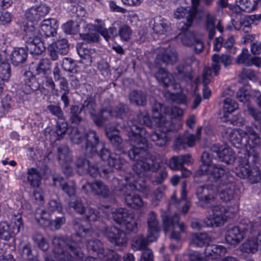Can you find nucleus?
Returning a JSON list of instances; mask_svg holds the SVG:
<instances>
[{"mask_svg": "<svg viewBox=\"0 0 261 261\" xmlns=\"http://www.w3.org/2000/svg\"><path fill=\"white\" fill-rule=\"evenodd\" d=\"M142 125L151 127L152 122L147 114L140 112L136 119L128 121L126 131L129 139L136 143L130 147L128 151L129 158L136 162L133 169L138 177L144 178L148 177L151 172H156L160 165L150 150L151 145L145 138L148 135ZM148 136L159 147L164 146L168 141L164 132L152 130Z\"/></svg>", "mask_w": 261, "mask_h": 261, "instance_id": "obj_1", "label": "nucleus"}, {"mask_svg": "<svg viewBox=\"0 0 261 261\" xmlns=\"http://www.w3.org/2000/svg\"><path fill=\"white\" fill-rule=\"evenodd\" d=\"M83 222V219L78 218H74L72 221L73 228L76 236L73 235L69 238L55 237L53 239V251L55 257L59 261H83L81 238L92 235L93 229L90 225L84 226ZM84 261L97 260L89 256Z\"/></svg>", "mask_w": 261, "mask_h": 261, "instance_id": "obj_2", "label": "nucleus"}, {"mask_svg": "<svg viewBox=\"0 0 261 261\" xmlns=\"http://www.w3.org/2000/svg\"><path fill=\"white\" fill-rule=\"evenodd\" d=\"M192 7H178L174 12V17L177 19L185 18L178 24V29L185 30L191 27L195 20H200L202 18V14L197 9L199 0H191ZM207 6L211 5L214 0H203Z\"/></svg>", "mask_w": 261, "mask_h": 261, "instance_id": "obj_3", "label": "nucleus"}, {"mask_svg": "<svg viewBox=\"0 0 261 261\" xmlns=\"http://www.w3.org/2000/svg\"><path fill=\"white\" fill-rule=\"evenodd\" d=\"M22 30L25 32V47L33 55L39 56L45 50L41 40V33L32 23H26L23 25Z\"/></svg>", "mask_w": 261, "mask_h": 261, "instance_id": "obj_4", "label": "nucleus"}, {"mask_svg": "<svg viewBox=\"0 0 261 261\" xmlns=\"http://www.w3.org/2000/svg\"><path fill=\"white\" fill-rule=\"evenodd\" d=\"M245 158L240 157V164L235 169L236 174L241 178L247 179L251 183H257L261 179V173L258 167L252 164L257 163H253L251 160L246 163L244 161Z\"/></svg>", "mask_w": 261, "mask_h": 261, "instance_id": "obj_5", "label": "nucleus"}, {"mask_svg": "<svg viewBox=\"0 0 261 261\" xmlns=\"http://www.w3.org/2000/svg\"><path fill=\"white\" fill-rule=\"evenodd\" d=\"M254 230L253 223L249 222L246 224H241L239 226L229 228L225 234V241L227 243L236 246L249 233Z\"/></svg>", "mask_w": 261, "mask_h": 261, "instance_id": "obj_6", "label": "nucleus"}, {"mask_svg": "<svg viewBox=\"0 0 261 261\" xmlns=\"http://www.w3.org/2000/svg\"><path fill=\"white\" fill-rule=\"evenodd\" d=\"M162 219L165 233L172 231L170 239L179 240L180 238V233L185 231L186 227L184 222H180L178 215L175 214L172 216H168L166 214L162 215Z\"/></svg>", "mask_w": 261, "mask_h": 261, "instance_id": "obj_7", "label": "nucleus"}, {"mask_svg": "<svg viewBox=\"0 0 261 261\" xmlns=\"http://www.w3.org/2000/svg\"><path fill=\"white\" fill-rule=\"evenodd\" d=\"M217 193L216 186L214 184H207L198 186L195 191L199 204L203 208L208 207L212 202L215 201Z\"/></svg>", "mask_w": 261, "mask_h": 261, "instance_id": "obj_8", "label": "nucleus"}, {"mask_svg": "<svg viewBox=\"0 0 261 261\" xmlns=\"http://www.w3.org/2000/svg\"><path fill=\"white\" fill-rule=\"evenodd\" d=\"M85 142L81 147L83 154L88 158H92L97 153V149L102 146L99 134L94 130L89 129L87 131Z\"/></svg>", "mask_w": 261, "mask_h": 261, "instance_id": "obj_9", "label": "nucleus"}, {"mask_svg": "<svg viewBox=\"0 0 261 261\" xmlns=\"http://www.w3.org/2000/svg\"><path fill=\"white\" fill-rule=\"evenodd\" d=\"M103 235L114 246L120 248L124 247L127 238L124 231L116 226L106 227L101 230Z\"/></svg>", "mask_w": 261, "mask_h": 261, "instance_id": "obj_10", "label": "nucleus"}, {"mask_svg": "<svg viewBox=\"0 0 261 261\" xmlns=\"http://www.w3.org/2000/svg\"><path fill=\"white\" fill-rule=\"evenodd\" d=\"M13 220L14 224L12 226L6 222H0V238L1 239L8 241L18 233L21 228H23V223L20 216H15Z\"/></svg>", "mask_w": 261, "mask_h": 261, "instance_id": "obj_11", "label": "nucleus"}, {"mask_svg": "<svg viewBox=\"0 0 261 261\" xmlns=\"http://www.w3.org/2000/svg\"><path fill=\"white\" fill-rule=\"evenodd\" d=\"M248 140L247 145L250 149L246 151L243 158H245L244 161L246 163L251 160L253 163H258L260 160L261 153V139L259 136L247 138Z\"/></svg>", "mask_w": 261, "mask_h": 261, "instance_id": "obj_12", "label": "nucleus"}, {"mask_svg": "<svg viewBox=\"0 0 261 261\" xmlns=\"http://www.w3.org/2000/svg\"><path fill=\"white\" fill-rule=\"evenodd\" d=\"M260 19L261 13L244 15L241 12H237L232 14L231 22L236 30H240L242 27H250L252 23L257 24Z\"/></svg>", "mask_w": 261, "mask_h": 261, "instance_id": "obj_13", "label": "nucleus"}, {"mask_svg": "<svg viewBox=\"0 0 261 261\" xmlns=\"http://www.w3.org/2000/svg\"><path fill=\"white\" fill-rule=\"evenodd\" d=\"M24 84L22 90L26 94H30L33 91L39 90L43 93L45 90L43 82H38L31 71H25L23 73Z\"/></svg>", "mask_w": 261, "mask_h": 261, "instance_id": "obj_14", "label": "nucleus"}, {"mask_svg": "<svg viewBox=\"0 0 261 261\" xmlns=\"http://www.w3.org/2000/svg\"><path fill=\"white\" fill-rule=\"evenodd\" d=\"M82 190L86 193H88L90 190L93 194L101 196L104 198L109 197L110 195V191L108 186L100 180L87 182L82 186Z\"/></svg>", "mask_w": 261, "mask_h": 261, "instance_id": "obj_15", "label": "nucleus"}, {"mask_svg": "<svg viewBox=\"0 0 261 261\" xmlns=\"http://www.w3.org/2000/svg\"><path fill=\"white\" fill-rule=\"evenodd\" d=\"M207 175V180L216 182L223 178L228 172V169L220 164H212L202 170Z\"/></svg>", "mask_w": 261, "mask_h": 261, "instance_id": "obj_16", "label": "nucleus"}, {"mask_svg": "<svg viewBox=\"0 0 261 261\" xmlns=\"http://www.w3.org/2000/svg\"><path fill=\"white\" fill-rule=\"evenodd\" d=\"M165 109L161 103L154 104L152 108V119L158 126L165 128L166 131H172V128L169 127L171 121H167L164 114L166 112Z\"/></svg>", "mask_w": 261, "mask_h": 261, "instance_id": "obj_17", "label": "nucleus"}, {"mask_svg": "<svg viewBox=\"0 0 261 261\" xmlns=\"http://www.w3.org/2000/svg\"><path fill=\"white\" fill-rule=\"evenodd\" d=\"M50 8L45 5L33 6L25 11L24 16L30 21L28 23L38 21L43 18L49 12Z\"/></svg>", "mask_w": 261, "mask_h": 261, "instance_id": "obj_18", "label": "nucleus"}, {"mask_svg": "<svg viewBox=\"0 0 261 261\" xmlns=\"http://www.w3.org/2000/svg\"><path fill=\"white\" fill-rule=\"evenodd\" d=\"M116 132H117V130L115 127L107 126L105 128V134L112 145L115 152H118V153H126L127 152V155H128V151L130 148L127 151L125 150L122 140L119 135L114 133ZM127 156H128V155Z\"/></svg>", "mask_w": 261, "mask_h": 261, "instance_id": "obj_19", "label": "nucleus"}, {"mask_svg": "<svg viewBox=\"0 0 261 261\" xmlns=\"http://www.w3.org/2000/svg\"><path fill=\"white\" fill-rule=\"evenodd\" d=\"M226 134L227 139L234 147L240 148L247 145L248 140L243 130L228 129Z\"/></svg>", "mask_w": 261, "mask_h": 261, "instance_id": "obj_20", "label": "nucleus"}, {"mask_svg": "<svg viewBox=\"0 0 261 261\" xmlns=\"http://www.w3.org/2000/svg\"><path fill=\"white\" fill-rule=\"evenodd\" d=\"M201 133V127H199L197 128L195 135L179 136L176 140L175 146L178 149L185 148L187 146L190 147H193L195 144L196 140L200 139Z\"/></svg>", "mask_w": 261, "mask_h": 261, "instance_id": "obj_21", "label": "nucleus"}, {"mask_svg": "<svg viewBox=\"0 0 261 261\" xmlns=\"http://www.w3.org/2000/svg\"><path fill=\"white\" fill-rule=\"evenodd\" d=\"M112 186L113 188L114 193L119 196H124L126 194L132 193L130 192L137 188V185L133 184H124L122 183V180L116 177H113L112 179Z\"/></svg>", "mask_w": 261, "mask_h": 261, "instance_id": "obj_22", "label": "nucleus"}, {"mask_svg": "<svg viewBox=\"0 0 261 261\" xmlns=\"http://www.w3.org/2000/svg\"><path fill=\"white\" fill-rule=\"evenodd\" d=\"M212 63L210 67L212 71L213 70L215 75H217L220 69V63H222L225 67L231 64L232 57L227 54H222L221 55L214 54L212 58Z\"/></svg>", "mask_w": 261, "mask_h": 261, "instance_id": "obj_23", "label": "nucleus"}, {"mask_svg": "<svg viewBox=\"0 0 261 261\" xmlns=\"http://www.w3.org/2000/svg\"><path fill=\"white\" fill-rule=\"evenodd\" d=\"M147 224L148 227V238L151 242H153L157 239L160 231L156 214L154 212H151L148 214Z\"/></svg>", "mask_w": 261, "mask_h": 261, "instance_id": "obj_24", "label": "nucleus"}, {"mask_svg": "<svg viewBox=\"0 0 261 261\" xmlns=\"http://www.w3.org/2000/svg\"><path fill=\"white\" fill-rule=\"evenodd\" d=\"M193 160L189 154L172 156L169 161L168 165L173 170L182 169L184 165L192 163Z\"/></svg>", "mask_w": 261, "mask_h": 261, "instance_id": "obj_25", "label": "nucleus"}, {"mask_svg": "<svg viewBox=\"0 0 261 261\" xmlns=\"http://www.w3.org/2000/svg\"><path fill=\"white\" fill-rule=\"evenodd\" d=\"M177 59L176 53L169 49H167L164 52L158 55L154 60V63L158 66H162L163 64H172L177 61Z\"/></svg>", "mask_w": 261, "mask_h": 261, "instance_id": "obj_26", "label": "nucleus"}, {"mask_svg": "<svg viewBox=\"0 0 261 261\" xmlns=\"http://www.w3.org/2000/svg\"><path fill=\"white\" fill-rule=\"evenodd\" d=\"M213 217L212 225L214 223L216 226L223 224L226 221L227 210L221 205H217L213 207Z\"/></svg>", "mask_w": 261, "mask_h": 261, "instance_id": "obj_27", "label": "nucleus"}, {"mask_svg": "<svg viewBox=\"0 0 261 261\" xmlns=\"http://www.w3.org/2000/svg\"><path fill=\"white\" fill-rule=\"evenodd\" d=\"M41 36L44 35L46 37H53L56 34L58 26L57 21L55 19H44L40 25Z\"/></svg>", "mask_w": 261, "mask_h": 261, "instance_id": "obj_28", "label": "nucleus"}, {"mask_svg": "<svg viewBox=\"0 0 261 261\" xmlns=\"http://www.w3.org/2000/svg\"><path fill=\"white\" fill-rule=\"evenodd\" d=\"M216 19L211 14L208 13L206 17L205 29L208 32V39L212 40L215 35L216 29L220 32L223 31V28L221 25V22L218 21L217 25H216Z\"/></svg>", "mask_w": 261, "mask_h": 261, "instance_id": "obj_29", "label": "nucleus"}, {"mask_svg": "<svg viewBox=\"0 0 261 261\" xmlns=\"http://www.w3.org/2000/svg\"><path fill=\"white\" fill-rule=\"evenodd\" d=\"M128 99L130 104L139 107L146 106L148 101L146 94L137 90H134L129 92Z\"/></svg>", "mask_w": 261, "mask_h": 261, "instance_id": "obj_30", "label": "nucleus"}, {"mask_svg": "<svg viewBox=\"0 0 261 261\" xmlns=\"http://www.w3.org/2000/svg\"><path fill=\"white\" fill-rule=\"evenodd\" d=\"M113 117L114 115L113 109L110 107H103L96 116H94L93 122L96 126L100 127L106 121Z\"/></svg>", "mask_w": 261, "mask_h": 261, "instance_id": "obj_31", "label": "nucleus"}, {"mask_svg": "<svg viewBox=\"0 0 261 261\" xmlns=\"http://www.w3.org/2000/svg\"><path fill=\"white\" fill-rule=\"evenodd\" d=\"M53 180L55 186L58 184L61 187V189L71 198L74 197L76 192V186L74 184H69L64 182L63 177L56 175L53 177Z\"/></svg>", "mask_w": 261, "mask_h": 261, "instance_id": "obj_32", "label": "nucleus"}, {"mask_svg": "<svg viewBox=\"0 0 261 261\" xmlns=\"http://www.w3.org/2000/svg\"><path fill=\"white\" fill-rule=\"evenodd\" d=\"M155 77L159 83L165 88L173 86L174 83L173 76L163 68H159Z\"/></svg>", "mask_w": 261, "mask_h": 261, "instance_id": "obj_33", "label": "nucleus"}, {"mask_svg": "<svg viewBox=\"0 0 261 261\" xmlns=\"http://www.w3.org/2000/svg\"><path fill=\"white\" fill-rule=\"evenodd\" d=\"M76 50L81 58L83 60L81 62L87 65L91 64L92 58L96 55L95 49L83 47L82 44L78 43L76 45Z\"/></svg>", "mask_w": 261, "mask_h": 261, "instance_id": "obj_34", "label": "nucleus"}, {"mask_svg": "<svg viewBox=\"0 0 261 261\" xmlns=\"http://www.w3.org/2000/svg\"><path fill=\"white\" fill-rule=\"evenodd\" d=\"M258 249L261 250V244L258 236L256 238L248 239L240 246L241 251L248 253H254Z\"/></svg>", "mask_w": 261, "mask_h": 261, "instance_id": "obj_35", "label": "nucleus"}, {"mask_svg": "<svg viewBox=\"0 0 261 261\" xmlns=\"http://www.w3.org/2000/svg\"><path fill=\"white\" fill-rule=\"evenodd\" d=\"M28 58V53L23 48H14L11 53V60L12 64L18 66L24 63Z\"/></svg>", "mask_w": 261, "mask_h": 261, "instance_id": "obj_36", "label": "nucleus"}, {"mask_svg": "<svg viewBox=\"0 0 261 261\" xmlns=\"http://www.w3.org/2000/svg\"><path fill=\"white\" fill-rule=\"evenodd\" d=\"M87 131L85 128L73 127L69 134V138L72 143L80 144L85 140Z\"/></svg>", "mask_w": 261, "mask_h": 261, "instance_id": "obj_37", "label": "nucleus"}, {"mask_svg": "<svg viewBox=\"0 0 261 261\" xmlns=\"http://www.w3.org/2000/svg\"><path fill=\"white\" fill-rule=\"evenodd\" d=\"M212 77L211 68L210 67H205L202 73L203 96L205 99L208 98L211 94V91L207 85L211 82Z\"/></svg>", "mask_w": 261, "mask_h": 261, "instance_id": "obj_38", "label": "nucleus"}, {"mask_svg": "<svg viewBox=\"0 0 261 261\" xmlns=\"http://www.w3.org/2000/svg\"><path fill=\"white\" fill-rule=\"evenodd\" d=\"M96 108V103L95 99L92 97H88L83 101L80 108L86 115L89 114L93 121L94 116L96 115L95 114Z\"/></svg>", "mask_w": 261, "mask_h": 261, "instance_id": "obj_39", "label": "nucleus"}, {"mask_svg": "<svg viewBox=\"0 0 261 261\" xmlns=\"http://www.w3.org/2000/svg\"><path fill=\"white\" fill-rule=\"evenodd\" d=\"M134 214L125 208L120 207L116 209L112 214L113 219L116 223L122 225L129 217Z\"/></svg>", "mask_w": 261, "mask_h": 261, "instance_id": "obj_40", "label": "nucleus"}, {"mask_svg": "<svg viewBox=\"0 0 261 261\" xmlns=\"http://www.w3.org/2000/svg\"><path fill=\"white\" fill-rule=\"evenodd\" d=\"M151 242L148 237H145L143 234H139L134 237L132 241V248L134 250H144L147 249V246Z\"/></svg>", "mask_w": 261, "mask_h": 261, "instance_id": "obj_41", "label": "nucleus"}, {"mask_svg": "<svg viewBox=\"0 0 261 261\" xmlns=\"http://www.w3.org/2000/svg\"><path fill=\"white\" fill-rule=\"evenodd\" d=\"M211 241V237L207 233H197L192 236L191 244L194 246L202 247L205 246Z\"/></svg>", "mask_w": 261, "mask_h": 261, "instance_id": "obj_42", "label": "nucleus"}, {"mask_svg": "<svg viewBox=\"0 0 261 261\" xmlns=\"http://www.w3.org/2000/svg\"><path fill=\"white\" fill-rule=\"evenodd\" d=\"M82 112L77 105H72L69 109V121L72 124L79 125L85 122V119L80 116Z\"/></svg>", "mask_w": 261, "mask_h": 261, "instance_id": "obj_43", "label": "nucleus"}, {"mask_svg": "<svg viewBox=\"0 0 261 261\" xmlns=\"http://www.w3.org/2000/svg\"><path fill=\"white\" fill-rule=\"evenodd\" d=\"M126 153H118L115 152L114 154L109 159V164L117 170H124L127 165V163L121 155Z\"/></svg>", "mask_w": 261, "mask_h": 261, "instance_id": "obj_44", "label": "nucleus"}, {"mask_svg": "<svg viewBox=\"0 0 261 261\" xmlns=\"http://www.w3.org/2000/svg\"><path fill=\"white\" fill-rule=\"evenodd\" d=\"M57 158L59 164L67 162H72V158L69 147L66 145H61L57 149Z\"/></svg>", "mask_w": 261, "mask_h": 261, "instance_id": "obj_45", "label": "nucleus"}, {"mask_svg": "<svg viewBox=\"0 0 261 261\" xmlns=\"http://www.w3.org/2000/svg\"><path fill=\"white\" fill-rule=\"evenodd\" d=\"M87 248L89 251L96 253L98 256L105 252L103 243L97 239H91L87 241Z\"/></svg>", "mask_w": 261, "mask_h": 261, "instance_id": "obj_46", "label": "nucleus"}, {"mask_svg": "<svg viewBox=\"0 0 261 261\" xmlns=\"http://www.w3.org/2000/svg\"><path fill=\"white\" fill-rule=\"evenodd\" d=\"M27 178L32 187H38L40 184L42 177L40 172L37 169L31 168L28 170Z\"/></svg>", "mask_w": 261, "mask_h": 261, "instance_id": "obj_47", "label": "nucleus"}, {"mask_svg": "<svg viewBox=\"0 0 261 261\" xmlns=\"http://www.w3.org/2000/svg\"><path fill=\"white\" fill-rule=\"evenodd\" d=\"M51 62L47 58L41 60L36 67V72L38 75H49L51 72L50 66Z\"/></svg>", "mask_w": 261, "mask_h": 261, "instance_id": "obj_48", "label": "nucleus"}, {"mask_svg": "<svg viewBox=\"0 0 261 261\" xmlns=\"http://www.w3.org/2000/svg\"><path fill=\"white\" fill-rule=\"evenodd\" d=\"M124 200L126 204L133 208H138L143 205V201L141 197L133 193L126 194Z\"/></svg>", "mask_w": 261, "mask_h": 261, "instance_id": "obj_49", "label": "nucleus"}, {"mask_svg": "<svg viewBox=\"0 0 261 261\" xmlns=\"http://www.w3.org/2000/svg\"><path fill=\"white\" fill-rule=\"evenodd\" d=\"M113 110L114 117L120 119H124L127 117L130 111L129 106L123 102H120L115 106Z\"/></svg>", "mask_w": 261, "mask_h": 261, "instance_id": "obj_50", "label": "nucleus"}, {"mask_svg": "<svg viewBox=\"0 0 261 261\" xmlns=\"http://www.w3.org/2000/svg\"><path fill=\"white\" fill-rule=\"evenodd\" d=\"M189 28H188L185 30H181L182 33L179 34L178 37L184 45L191 46L193 45V42L197 38L195 36L193 32L188 30Z\"/></svg>", "mask_w": 261, "mask_h": 261, "instance_id": "obj_51", "label": "nucleus"}, {"mask_svg": "<svg viewBox=\"0 0 261 261\" xmlns=\"http://www.w3.org/2000/svg\"><path fill=\"white\" fill-rule=\"evenodd\" d=\"M218 158L220 161L227 164H232L235 160V155L232 149L229 148H222Z\"/></svg>", "mask_w": 261, "mask_h": 261, "instance_id": "obj_52", "label": "nucleus"}, {"mask_svg": "<svg viewBox=\"0 0 261 261\" xmlns=\"http://www.w3.org/2000/svg\"><path fill=\"white\" fill-rule=\"evenodd\" d=\"M95 21L97 23L94 25L92 24H88L87 28L89 30H95L97 32L100 33L107 41L110 39L108 30L105 28V23L101 19H96Z\"/></svg>", "mask_w": 261, "mask_h": 261, "instance_id": "obj_53", "label": "nucleus"}, {"mask_svg": "<svg viewBox=\"0 0 261 261\" xmlns=\"http://www.w3.org/2000/svg\"><path fill=\"white\" fill-rule=\"evenodd\" d=\"M235 195V187L232 184L226 185L220 193L221 199L226 202L232 200Z\"/></svg>", "mask_w": 261, "mask_h": 261, "instance_id": "obj_54", "label": "nucleus"}, {"mask_svg": "<svg viewBox=\"0 0 261 261\" xmlns=\"http://www.w3.org/2000/svg\"><path fill=\"white\" fill-rule=\"evenodd\" d=\"M121 228L125 231V233L137 232L138 231V223L134 218V215L129 217L125 222L121 225Z\"/></svg>", "mask_w": 261, "mask_h": 261, "instance_id": "obj_55", "label": "nucleus"}, {"mask_svg": "<svg viewBox=\"0 0 261 261\" xmlns=\"http://www.w3.org/2000/svg\"><path fill=\"white\" fill-rule=\"evenodd\" d=\"M152 30L156 34H163L167 30L168 24L166 20L160 17L156 18L153 20Z\"/></svg>", "mask_w": 261, "mask_h": 261, "instance_id": "obj_56", "label": "nucleus"}, {"mask_svg": "<svg viewBox=\"0 0 261 261\" xmlns=\"http://www.w3.org/2000/svg\"><path fill=\"white\" fill-rule=\"evenodd\" d=\"M69 206L77 213L83 215L86 207L84 206L81 199L77 197L71 198L69 201Z\"/></svg>", "mask_w": 261, "mask_h": 261, "instance_id": "obj_57", "label": "nucleus"}, {"mask_svg": "<svg viewBox=\"0 0 261 261\" xmlns=\"http://www.w3.org/2000/svg\"><path fill=\"white\" fill-rule=\"evenodd\" d=\"M89 161L84 156H77L74 162V164L77 171L80 174H85L86 168L88 166Z\"/></svg>", "mask_w": 261, "mask_h": 261, "instance_id": "obj_58", "label": "nucleus"}, {"mask_svg": "<svg viewBox=\"0 0 261 261\" xmlns=\"http://www.w3.org/2000/svg\"><path fill=\"white\" fill-rule=\"evenodd\" d=\"M83 215L89 222L100 221L101 220L99 212L90 206L86 207Z\"/></svg>", "mask_w": 261, "mask_h": 261, "instance_id": "obj_59", "label": "nucleus"}, {"mask_svg": "<svg viewBox=\"0 0 261 261\" xmlns=\"http://www.w3.org/2000/svg\"><path fill=\"white\" fill-rule=\"evenodd\" d=\"M83 215L89 222L100 221L101 220L99 212L90 206L86 207Z\"/></svg>", "mask_w": 261, "mask_h": 261, "instance_id": "obj_60", "label": "nucleus"}, {"mask_svg": "<svg viewBox=\"0 0 261 261\" xmlns=\"http://www.w3.org/2000/svg\"><path fill=\"white\" fill-rule=\"evenodd\" d=\"M46 109L50 114L57 117L59 120H65L64 112L59 104L49 105L47 106Z\"/></svg>", "mask_w": 261, "mask_h": 261, "instance_id": "obj_61", "label": "nucleus"}, {"mask_svg": "<svg viewBox=\"0 0 261 261\" xmlns=\"http://www.w3.org/2000/svg\"><path fill=\"white\" fill-rule=\"evenodd\" d=\"M33 240L37 246L42 251H46L49 248L48 243L41 233L36 232L33 237Z\"/></svg>", "mask_w": 261, "mask_h": 261, "instance_id": "obj_62", "label": "nucleus"}, {"mask_svg": "<svg viewBox=\"0 0 261 261\" xmlns=\"http://www.w3.org/2000/svg\"><path fill=\"white\" fill-rule=\"evenodd\" d=\"M176 70L179 77L183 80L188 81L192 79L190 66L180 65L176 67Z\"/></svg>", "mask_w": 261, "mask_h": 261, "instance_id": "obj_63", "label": "nucleus"}, {"mask_svg": "<svg viewBox=\"0 0 261 261\" xmlns=\"http://www.w3.org/2000/svg\"><path fill=\"white\" fill-rule=\"evenodd\" d=\"M52 44L58 49L60 55H65L68 53L69 44L67 39L63 38Z\"/></svg>", "mask_w": 261, "mask_h": 261, "instance_id": "obj_64", "label": "nucleus"}]
</instances>
